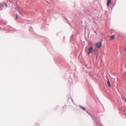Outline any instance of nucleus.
I'll return each instance as SVG.
<instances>
[{
	"label": "nucleus",
	"mask_w": 126,
	"mask_h": 126,
	"mask_svg": "<svg viewBox=\"0 0 126 126\" xmlns=\"http://www.w3.org/2000/svg\"><path fill=\"white\" fill-rule=\"evenodd\" d=\"M111 0H107V5L108 6H109V4L111 3Z\"/></svg>",
	"instance_id": "7ed1b4c3"
},
{
	"label": "nucleus",
	"mask_w": 126,
	"mask_h": 126,
	"mask_svg": "<svg viewBox=\"0 0 126 126\" xmlns=\"http://www.w3.org/2000/svg\"><path fill=\"white\" fill-rule=\"evenodd\" d=\"M107 83L108 85L110 87V83L109 81V80L108 79V81L107 82Z\"/></svg>",
	"instance_id": "39448f33"
},
{
	"label": "nucleus",
	"mask_w": 126,
	"mask_h": 126,
	"mask_svg": "<svg viewBox=\"0 0 126 126\" xmlns=\"http://www.w3.org/2000/svg\"><path fill=\"white\" fill-rule=\"evenodd\" d=\"M124 50L126 51V48H125Z\"/></svg>",
	"instance_id": "9d476101"
},
{
	"label": "nucleus",
	"mask_w": 126,
	"mask_h": 126,
	"mask_svg": "<svg viewBox=\"0 0 126 126\" xmlns=\"http://www.w3.org/2000/svg\"><path fill=\"white\" fill-rule=\"evenodd\" d=\"M81 107V109H83V110H86V109L85 108V107Z\"/></svg>",
	"instance_id": "423d86ee"
},
{
	"label": "nucleus",
	"mask_w": 126,
	"mask_h": 126,
	"mask_svg": "<svg viewBox=\"0 0 126 126\" xmlns=\"http://www.w3.org/2000/svg\"><path fill=\"white\" fill-rule=\"evenodd\" d=\"M96 46L97 48H100L102 44L101 43H96Z\"/></svg>",
	"instance_id": "f03ea898"
},
{
	"label": "nucleus",
	"mask_w": 126,
	"mask_h": 126,
	"mask_svg": "<svg viewBox=\"0 0 126 126\" xmlns=\"http://www.w3.org/2000/svg\"><path fill=\"white\" fill-rule=\"evenodd\" d=\"M3 4L6 7H7V4L6 3H4Z\"/></svg>",
	"instance_id": "0eeeda50"
},
{
	"label": "nucleus",
	"mask_w": 126,
	"mask_h": 126,
	"mask_svg": "<svg viewBox=\"0 0 126 126\" xmlns=\"http://www.w3.org/2000/svg\"><path fill=\"white\" fill-rule=\"evenodd\" d=\"M17 11L19 12V13L20 14H21L22 16V14H21V13L20 12V11H19V10H18Z\"/></svg>",
	"instance_id": "6e6552de"
},
{
	"label": "nucleus",
	"mask_w": 126,
	"mask_h": 126,
	"mask_svg": "<svg viewBox=\"0 0 126 126\" xmlns=\"http://www.w3.org/2000/svg\"><path fill=\"white\" fill-rule=\"evenodd\" d=\"M18 18V15L17 14H16V19H17Z\"/></svg>",
	"instance_id": "1a4fd4ad"
},
{
	"label": "nucleus",
	"mask_w": 126,
	"mask_h": 126,
	"mask_svg": "<svg viewBox=\"0 0 126 126\" xmlns=\"http://www.w3.org/2000/svg\"><path fill=\"white\" fill-rule=\"evenodd\" d=\"M93 49L92 47H90L88 49V54L89 55L92 53L93 50Z\"/></svg>",
	"instance_id": "f257e3e1"
},
{
	"label": "nucleus",
	"mask_w": 126,
	"mask_h": 126,
	"mask_svg": "<svg viewBox=\"0 0 126 126\" xmlns=\"http://www.w3.org/2000/svg\"><path fill=\"white\" fill-rule=\"evenodd\" d=\"M110 37L111 39L113 40L115 38V36L114 35H112L110 36Z\"/></svg>",
	"instance_id": "20e7f679"
},
{
	"label": "nucleus",
	"mask_w": 126,
	"mask_h": 126,
	"mask_svg": "<svg viewBox=\"0 0 126 126\" xmlns=\"http://www.w3.org/2000/svg\"><path fill=\"white\" fill-rule=\"evenodd\" d=\"M125 102H126V99H125Z\"/></svg>",
	"instance_id": "9b49d317"
}]
</instances>
